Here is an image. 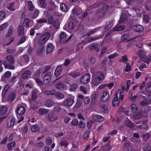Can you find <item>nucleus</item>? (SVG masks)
Instances as JSON below:
<instances>
[{
  "mask_svg": "<svg viewBox=\"0 0 151 151\" xmlns=\"http://www.w3.org/2000/svg\"><path fill=\"white\" fill-rule=\"evenodd\" d=\"M119 96V99L122 100L123 99L124 95L121 92V90L119 89L117 90L115 92L114 97L112 102V105L113 106H116L118 105L119 103L118 97Z\"/></svg>",
  "mask_w": 151,
  "mask_h": 151,
  "instance_id": "1",
  "label": "nucleus"
},
{
  "mask_svg": "<svg viewBox=\"0 0 151 151\" xmlns=\"http://www.w3.org/2000/svg\"><path fill=\"white\" fill-rule=\"evenodd\" d=\"M50 36V34L49 32H46L43 34L38 39V43L41 45L45 44L48 40Z\"/></svg>",
  "mask_w": 151,
  "mask_h": 151,
  "instance_id": "2",
  "label": "nucleus"
},
{
  "mask_svg": "<svg viewBox=\"0 0 151 151\" xmlns=\"http://www.w3.org/2000/svg\"><path fill=\"white\" fill-rule=\"evenodd\" d=\"M91 75L89 73H85L82 75L80 78V82L82 84H86L90 81Z\"/></svg>",
  "mask_w": 151,
  "mask_h": 151,
  "instance_id": "3",
  "label": "nucleus"
},
{
  "mask_svg": "<svg viewBox=\"0 0 151 151\" xmlns=\"http://www.w3.org/2000/svg\"><path fill=\"white\" fill-rule=\"evenodd\" d=\"M91 72L96 77L98 78L101 81H103L105 78V76L103 73L101 71L94 72V69L91 68Z\"/></svg>",
  "mask_w": 151,
  "mask_h": 151,
  "instance_id": "4",
  "label": "nucleus"
},
{
  "mask_svg": "<svg viewBox=\"0 0 151 151\" xmlns=\"http://www.w3.org/2000/svg\"><path fill=\"white\" fill-rule=\"evenodd\" d=\"M74 102V98H68L65 99L63 102V105L66 107L71 106Z\"/></svg>",
  "mask_w": 151,
  "mask_h": 151,
  "instance_id": "5",
  "label": "nucleus"
},
{
  "mask_svg": "<svg viewBox=\"0 0 151 151\" xmlns=\"http://www.w3.org/2000/svg\"><path fill=\"white\" fill-rule=\"evenodd\" d=\"M102 81L92 74L91 83L93 86H98Z\"/></svg>",
  "mask_w": 151,
  "mask_h": 151,
  "instance_id": "6",
  "label": "nucleus"
},
{
  "mask_svg": "<svg viewBox=\"0 0 151 151\" xmlns=\"http://www.w3.org/2000/svg\"><path fill=\"white\" fill-rule=\"evenodd\" d=\"M146 96L144 98L145 100L142 101L141 102V105L143 106H145L151 103L150 101L151 100V95H148L147 98Z\"/></svg>",
  "mask_w": 151,
  "mask_h": 151,
  "instance_id": "7",
  "label": "nucleus"
},
{
  "mask_svg": "<svg viewBox=\"0 0 151 151\" xmlns=\"http://www.w3.org/2000/svg\"><path fill=\"white\" fill-rule=\"evenodd\" d=\"M137 125H136L137 128L138 129H146L148 128V125L147 122L146 121L144 122L141 125H138L139 124L141 123L140 122H136Z\"/></svg>",
  "mask_w": 151,
  "mask_h": 151,
  "instance_id": "8",
  "label": "nucleus"
},
{
  "mask_svg": "<svg viewBox=\"0 0 151 151\" xmlns=\"http://www.w3.org/2000/svg\"><path fill=\"white\" fill-rule=\"evenodd\" d=\"M51 73L50 72H47L44 76V81L46 84L49 83L51 79Z\"/></svg>",
  "mask_w": 151,
  "mask_h": 151,
  "instance_id": "9",
  "label": "nucleus"
},
{
  "mask_svg": "<svg viewBox=\"0 0 151 151\" xmlns=\"http://www.w3.org/2000/svg\"><path fill=\"white\" fill-rule=\"evenodd\" d=\"M132 29L134 31L139 32H142L143 30V27L140 25H135L132 27Z\"/></svg>",
  "mask_w": 151,
  "mask_h": 151,
  "instance_id": "10",
  "label": "nucleus"
},
{
  "mask_svg": "<svg viewBox=\"0 0 151 151\" xmlns=\"http://www.w3.org/2000/svg\"><path fill=\"white\" fill-rule=\"evenodd\" d=\"M55 46L53 44L51 43H50L47 45L46 49V52L47 54L51 52L54 49Z\"/></svg>",
  "mask_w": 151,
  "mask_h": 151,
  "instance_id": "11",
  "label": "nucleus"
},
{
  "mask_svg": "<svg viewBox=\"0 0 151 151\" xmlns=\"http://www.w3.org/2000/svg\"><path fill=\"white\" fill-rule=\"evenodd\" d=\"M25 111L26 110L25 108L21 106L18 107L16 110V113L20 115L23 114Z\"/></svg>",
  "mask_w": 151,
  "mask_h": 151,
  "instance_id": "12",
  "label": "nucleus"
},
{
  "mask_svg": "<svg viewBox=\"0 0 151 151\" xmlns=\"http://www.w3.org/2000/svg\"><path fill=\"white\" fill-rule=\"evenodd\" d=\"M56 8V6L55 4V3L52 1H50L49 2L48 6V10L49 11L54 10Z\"/></svg>",
  "mask_w": 151,
  "mask_h": 151,
  "instance_id": "13",
  "label": "nucleus"
},
{
  "mask_svg": "<svg viewBox=\"0 0 151 151\" xmlns=\"http://www.w3.org/2000/svg\"><path fill=\"white\" fill-rule=\"evenodd\" d=\"M120 23H119L117 24L116 25L113 29V31H121L124 30L125 28V26L124 25H122L120 26H119Z\"/></svg>",
  "mask_w": 151,
  "mask_h": 151,
  "instance_id": "14",
  "label": "nucleus"
},
{
  "mask_svg": "<svg viewBox=\"0 0 151 151\" xmlns=\"http://www.w3.org/2000/svg\"><path fill=\"white\" fill-rule=\"evenodd\" d=\"M67 35L65 32H61L60 34V43H62L63 42L65 41Z\"/></svg>",
  "mask_w": 151,
  "mask_h": 151,
  "instance_id": "15",
  "label": "nucleus"
},
{
  "mask_svg": "<svg viewBox=\"0 0 151 151\" xmlns=\"http://www.w3.org/2000/svg\"><path fill=\"white\" fill-rule=\"evenodd\" d=\"M109 97V93L107 91H105L103 93L101 97V100L103 101H106L108 100Z\"/></svg>",
  "mask_w": 151,
  "mask_h": 151,
  "instance_id": "16",
  "label": "nucleus"
},
{
  "mask_svg": "<svg viewBox=\"0 0 151 151\" xmlns=\"http://www.w3.org/2000/svg\"><path fill=\"white\" fill-rule=\"evenodd\" d=\"M93 120L96 122H101L104 120V118L101 116L94 115L93 116Z\"/></svg>",
  "mask_w": 151,
  "mask_h": 151,
  "instance_id": "17",
  "label": "nucleus"
},
{
  "mask_svg": "<svg viewBox=\"0 0 151 151\" xmlns=\"http://www.w3.org/2000/svg\"><path fill=\"white\" fill-rule=\"evenodd\" d=\"M54 102L50 99H47L45 102V106L48 107H50L54 105Z\"/></svg>",
  "mask_w": 151,
  "mask_h": 151,
  "instance_id": "18",
  "label": "nucleus"
},
{
  "mask_svg": "<svg viewBox=\"0 0 151 151\" xmlns=\"http://www.w3.org/2000/svg\"><path fill=\"white\" fill-rule=\"evenodd\" d=\"M8 110L7 107L4 106L0 107V115H2L5 114Z\"/></svg>",
  "mask_w": 151,
  "mask_h": 151,
  "instance_id": "19",
  "label": "nucleus"
},
{
  "mask_svg": "<svg viewBox=\"0 0 151 151\" xmlns=\"http://www.w3.org/2000/svg\"><path fill=\"white\" fill-rule=\"evenodd\" d=\"M62 69V68L61 65L58 66L55 70V75L56 76H58L61 73Z\"/></svg>",
  "mask_w": 151,
  "mask_h": 151,
  "instance_id": "20",
  "label": "nucleus"
},
{
  "mask_svg": "<svg viewBox=\"0 0 151 151\" xmlns=\"http://www.w3.org/2000/svg\"><path fill=\"white\" fill-rule=\"evenodd\" d=\"M130 109L132 112L134 113H136L138 111V109L136 105L134 104H131Z\"/></svg>",
  "mask_w": 151,
  "mask_h": 151,
  "instance_id": "21",
  "label": "nucleus"
},
{
  "mask_svg": "<svg viewBox=\"0 0 151 151\" xmlns=\"http://www.w3.org/2000/svg\"><path fill=\"white\" fill-rule=\"evenodd\" d=\"M15 95L14 93H11L7 98V100L9 102H11L13 101L15 98Z\"/></svg>",
  "mask_w": 151,
  "mask_h": 151,
  "instance_id": "22",
  "label": "nucleus"
},
{
  "mask_svg": "<svg viewBox=\"0 0 151 151\" xmlns=\"http://www.w3.org/2000/svg\"><path fill=\"white\" fill-rule=\"evenodd\" d=\"M6 60L8 63L14 64V60L13 56L11 55H8L6 57Z\"/></svg>",
  "mask_w": 151,
  "mask_h": 151,
  "instance_id": "23",
  "label": "nucleus"
},
{
  "mask_svg": "<svg viewBox=\"0 0 151 151\" xmlns=\"http://www.w3.org/2000/svg\"><path fill=\"white\" fill-rule=\"evenodd\" d=\"M38 91L36 89H34L32 92V100L35 101L36 99Z\"/></svg>",
  "mask_w": 151,
  "mask_h": 151,
  "instance_id": "24",
  "label": "nucleus"
},
{
  "mask_svg": "<svg viewBox=\"0 0 151 151\" xmlns=\"http://www.w3.org/2000/svg\"><path fill=\"white\" fill-rule=\"evenodd\" d=\"M31 75V72L28 70L25 71L23 73L22 75V78L24 79H26L28 78Z\"/></svg>",
  "mask_w": 151,
  "mask_h": 151,
  "instance_id": "25",
  "label": "nucleus"
},
{
  "mask_svg": "<svg viewBox=\"0 0 151 151\" xmlns=\"http://www.w3.org/2000/svg\"><path fill=\"white\" fill-rule=\"evenodd\" d=\"M101 111L105 113L108 112V109L107 106L104 104H102L100 106Z\"/></svg>",
  "mask_w": 151,
  "mask_h": 151,
  "instance_id": "26",
  "label": "nucleus"
},
{
  "mask_svg": "<svg viewBox=\"0 0 151 151\" xmlns=\"http://www.w3.org/2000/svg\"><path fill=\"white\" fill-rule=\"evenodd\" d=\"M127 15L124 14H122V16L120 17V19L119 22V23H123L124 22L127 20Z\"/></svg>",
  "mask_w": 151,
  "mask_h": 151,
  "instance_id": "27",
  "label": "nucleus"
},
{
  "mask_svg": "<svg viewBox=\"0 0 151 151\" xmlns=\"http://www.w3.org/2000/svg\"><path fill=\"white\" fill-rule=\"evenodd\" d=\"M18 34L19 35H23L24 33V27L22 25H20L18 29Z\"/></svg>",
  "mask_w": 151,
  "mask_h": 151,
  "instance_id": "28",
  "label": "nucleus"
},
{
  "mask_svg": "<svg viewBox=\"0 0 151 151\" xmlns=\"http://www.w3.org/2000/svg\"><path fill=\"white\" fill-rule=\"evenodd\" d=\"M48 110L45 109H40L37 111L38 113L40 114H45L47 113Z\"/></svg>",
  "mask_w": 151,
  "mask_h": 151,
  "instance_id": "29",
  "label": "nucleus"
},
{
  "mask_svg": "<svg viewBox=\"0 0 151 151\" xmlns=\"http://www.w3.org/2000/svg\"><path fill=\"white\" fill-rule=\"evenodd\" d=\"M9 88V86L8 85H6L4 87L2 92V98H4L6 94L7 91Z\"/></svg>",
  "mask_w": 151,
  "mask_h": 151,
  "instance_id": "30",
  "label": "nucleus"
},
{
  "mask_svg": "<svg viewBox=\"0 0 151 151\" xmlns=\"http://www.w3.org/2000/svg\"><path fill=\"white\" fill-rule=\"evenodd\" d=\"M68 28L70 31H73L74 30L75 25L72 22H70L68 23Z\"/></svg>",
  "mask_w": 151,
  "mask_h": 151,
  "instance_id": "31",
  "label": "nucleus"
},
{
  "mask_svg": "<svg viewBox=\"0 0 151 151\" xmlns=\"http://www.w3.org/2000/svg\"><path fill=\"white\" fill-rule=\"evenodd\" d=\"M125 125L126 126L131 128H133L134 126V124L129 120H127L125 122Z\"/></svg>",
  "mask_w": 151,
  "mask_h": 151,
  "instance_id": "32",
  "label": "nucleus"
},
{
  "mask_svg": "<svg viewBox=\"0 0 151 151\" xmlns=\"http://www.w3.org/2000/svg\"><path fill=\"white\" fill-rule=\"evenodd\" d=\"M29 9L30 11L33 10L34 8V6H33L32 2L31 1H27Z\"/></svg>",
  "mask_w": 151,
  "mask_h": 151,
  "instance_id": "33",
  "label": "nucleus"
},
{
  "mask_svg": "<svg viewBox=\"0 0 151 151\" xmlns=\"http://www.w3.org/2000/svg\"><path fill=\"white\" fill-rule=\"evenodd\" d=\"M56 88L58 89L62 90L64 89V87L62 83L59 82L56 85Z\"/></svg>",
  "mask_w": 151,
  "mask_h": 151,
  "instance_id": "34",
  "label": "nucleus"
},
{
  "mask_svg": "<svg viewBox=\"0 0 151 151\" xmlns=\"http://www.w3.org/2000/svg\"><path fill=\"white\" fill-rule=\"evenodd\" d=\"M60 9L63 12H67L68 10V8L67 6L64 4H62L60 6Z\"/></svg>",
  "mask_w": 151,
  "mask_h": 151,
  "instance_id": "35",
  "label": "nucleus"
},
{
  "mask_svg": "<svg viewBox=\"0 0 151 151\" xmlns=\"http://www.w3.org/2000/svg\"><path fill=\"white\" fill-rule=\"evenodd\" d=\"M137 54L139 56L141 59L143 58L145 56V53L143 51L138 50L137 52Z\"/></svg>",
  "mask_w": 151,
  "mask_h": 151,
  "instance_id": "36",
  "label": "nucleus"
},
{
  "mask_svg": "<svg viewBox=\"0 0 151 151\" xmlns=\"http://www.w3.org/2000/svg\"><path fill=\"white\" fill-rule=\"evenodd\" d=\"M142 116V114L141 113H138L135 114L133 115V118L135 119H140Z\"/></svg>",
  "mask_w": 151,
  "mask_h": 151,
  "instance_id": "37",
  "label": "nucleus"
},
{
  "mask_svg": "<svg viewBox=\"0 0 151 151\" xmlns=\"http://www.w3.org/2000/svg\"><path fill=\"white\" fill-rule=\"evenodd\" d=\"M48 118L49 120L52 121L56 120L58 118L56 116H54L52 114H50L48 115Z\"/></svg>",
  "mask_w": 151,
  "mask_h": 151,
  "instance_id": "38",
  "label": "nucleus"
},
{
  "mask_svg": "<svg viewBox=\"0 0 151 151\" xmlns=\"http://www.w3.org/2000/svg\"><path fill=\"white\" fill-rule=\"evenodd\" d=\"M30 20L28 18L25 19L23 21V24L26 27H28L29 25V23Z\"/></svg>",
  "mask_w": 151,
  "mask_h": 151,
  "instance_id": "39",
  "label": "nucleus"
},
{
  "mask_svg": "<svg viewBox=\"0 0 151 151\" xmlns=\"http://www.w3.org/2000/svg\"><path fill=\"white\" fill-rule=\"evenodd\" d=\"M112 23L111 22H106V25L105 29L106 30H109L112 27Z\"/></svg>",
  "mask_w": 151,
  "mask_h": 151,
  "instance_id": "40",
  "label": "nucleus"
},
{
  "mask_svg": "<svg viewBox=\"0 0 151 151\" xmlns=\"http://www.w3.org/2000/svg\"><path fill=\"white\" fill-rule=\"evenodd\" d=\"M131 66L129 64L127 63L126 64V66L124 68V70L126 72H128L131 70Z\"/></svg>",
  "mask_w": 151,
  "mask_h": 151,
  "instance_id": "41",
  "label": "nucleus"
},
{
  "mask_svg": "<svg viewBox=\"0 0 151 151\" xmlns=\"http://www.w3.org/2000/svg\"><path fill=\"white\" fill-rule=\"evenodd\" d=\"M56 91L55 90H52L50 91H45V93L46 95H55Z\"/></svg>",
  "mask_w": 151,
  "mask_h": 151,
  "instance_id": "42",
  "label": "nucleus"
},
{
  "mask_svg": "<svg viewBox=\"0 0 151 151\" xmlns=\"http://www.w3.org/2000/svg\"><path fill=\"white\" fill-rule=\"evenodd\" d=\"M78 125H79V126L81 128H84L86 127L85 123L82 120L80 121Z\"/></svg>",
  "mask_w": 151,
  "mask_h": 151,
  "instance_id": "43",
  "label": "nucleus"
},
{
  "mask_svg": "<svg viewBox=\"0 0 151 151\" xmlns=\"http://www.w3.org/2000/svg\"><path fill=\"white\" fill-rule=\"evenodd\" d=\"M8 24L7 22H5L0 26V31H1L5 29L8 26Z\"/></svg>",
  "mask_w": 151,
  "mask_h": 151,
  "instance_id": "44",
  "label": "nucleus"
},
{
  "mask_svg": "<svg viewBox=\"0 0 151 151\" xmlns=\"http://www.w3.org/2000/svg\"><path fill=\"white\" fill-rule=\"evenodd\" d=\"M145 63H149L150 62V59L147 56H145L143 58L141 59Z\"/></svg>",
  "mask_w": 151,
  "mask_h": 151,
  "instance_id": "45",
  "label": "nucleus"
},
{
  "mask_svg": "<svg viewBox=\"0 0 151 151\" xmlns=\"http://www.w3.org/2000/svg\"><path fill=\"white\" fill-rule=\"evenodd\" d=\"M61 109V107L58 105H56L53 108V110L54 112L58 113Z\"/></svg>",
  "mask_w": 151,
  "mask_h": 151,
  "instance_id": "46",
  "label": "nucleus"
},
{
  "mask_svg": "<svg viewBox=\"0 0 151 151\" xmlns=\"http://www.w3.org/2000/svg\"><path fill=\"white\" fill-rule=\"evenodd\" d=\"M68 144L67 141L65 140H61V145L64 147H66Z\"/></svg>",
  "mask_w": 151,
  "mask_h": 151,
  "instance_id": "47",
  "label": "nucleus"
},
{
  "mask_svg": "<svg viewBox=\"0 0 151 151\" xmlns=\"http://www.w3.org/2000/svg\"><path fill=\"white\" fill-rule=\"evenodd\" d=\"M5 17V13L4 11L0 12V20H2L4 19Z\"/></svg>",
  "mask_w": 151,
  "mask_h": 151,
  "instance_id": "48",
  "label": "nucleus"
},
{
  "mask_svg": "<svg viewBox=\"0 0 151 151\" xmlns=\"http://www.w3.org/2000/svg\"><path fill=\"white\" fill-rule=\"evenodd\" d=\"M78 124V121L77 119H74L71 122V125L75 126H77Z\"/></svg>",
  "mask_w": 151,
  "mask_h": 151,
  "instance_id": "49",
  "label": "nucleus"
},
{
  "mask_svg": "<svg viewBox=\"0 0 151 151\" xmlns=\"http://www.w3.org/2000/svg\"><path fill=\"white\" fill-rule=\"evenodd\" d=\"M127 60L128 59L126 55L122 56L121 59L119 60L120 62L123 63L127 62Z\"/></svg>",
  "mask_w": 151,
  "mask_h": 151,
  "instance_id": "50",
  "label": "nucleus"
},
{
  "mask_svg": "<svg viewBox=\"0 0 151 151\" xmlns=\"http://www.w3.org/2000/svg\"><path fill=\"white\" fill-rule=\"evenodd\" d=\"M16 145V143L15 142L9 143L7 145V147L9 150L11 149L12 147H14Z\"/></svg>",
  "mask_w": 151,
  "mask_h": 151,
  "instance_id": "51",
  "label": "nucleus"
},
{
  "mask_svg": "<svg viewBox=\"0 0 151 151\" xmlns=\"http://www.w3.org/2000/svg\"><path fill=\"white\" fill-rule=\"evenodd\" d=\"M31 130L32 132H36L38 131L39 130V129L37 126L34 125L32 127Z\"/></svg>",
  "mask_w": 151,
  "mask_h": 151,
  "instance_id": "52",
  "label": "nucleus"
},
{
  "mask_svg": "<svg viewBox=\"0 0 151 151\" xmlns=\"http://www.w3.org/2000/svg\"><path fill=\"white\" fill-rule=\"evenodd\" d=\"M77 85L76 84H74L70 86V90L71 91H73L77 89Z\"/></svg>",
  "mask_w": 151,
  "mask_h": 151,
  "instance_id": "53",
  "label": "nucleus"
},
{
  "mask_svg": "<svg viewBox=\"0 0 151 151\" xmlns=\"http://www.w3.org/2000/svg\"><path fill=\"white\" fill-rule=\"evenodd\" d=\"M14 5V3H12L9 4L8 6V9L10 11H14L15 10L14 9V8L13 6Z\"/></svg>",
  "mask_w": 151,
  "mask_h": 151,
  "instance_id": "54",
  "label": "nucleus"
},
{
  "mask_svg": "<svg viewBox=\"0 0 151 151\" xmlns=\"http://www.w3.org/2000/svg\"><path fill=\"white\" fill-rule=\"evenodd\" d=\"M45 49L44 46H42L40 48L37 50V53L38 54H40L44 51Z\"/></svg>",
  "mask_w": 151,
  "mask_h": 151,
  "instance_id": "55",
  "label": "nucleus"
},
{
  "mask_svg": "<svg viewBox=\"0 0 151 151\" xmlns=\"http://www.w3.org/2000/svg\"><path fill=\"white\" fill-rule=\"evenodd\" d=\"M107 49V48L106 47H104L102 49L101 53L99 56L100 58H101L103 57V56L104 54L105 53Z\"/></svg>",
  "mask_w": 151,
  "mask_h": 151,
  "instance_id": "56",
  "label": "nucleus"
},
{
  "mask_svg": "<svg viewBox=\"0 0 151 151\" xmlns=\"http://www.w3.org/2000/svg\"><path fill=\"white\" fill-rule=\"evenodd\" d=\"M55 96L59 99H63L64 97V96L63 94H62L60 92L55 93Z\"/></svg>",
  "mask_w": 151,
  "mask_h": 151,
  "instance_id": "57",
  "label": "nucleus"
},
{
  "mask_svg": "<svg viewBox=\"0 0 151 151\" xmlns=\"http://www.w3.org/2000/svg\"><path fill=\"white\" fill-rule=\"evenodd\" d=\"M45 141L46 143L48 145H50L52 143L51 138L50 137H48L46 138Z\"/></svg>",
  "mask_w": 151,
  "mask_h": 151,
  "instance_id": "58",
  "label": "nucleus"
},
{
  "mask_svg": "<svg viewBox=\"0 0 151 151\" xmlns=\"http://www.w3.org/2000/svg\"><path fill=\"white\" fill-rule=\"evenodd\" d=\"M129 34L128 33H126L123 35L121 37V40H127L129 38Z\"/></svg>",
  "mask_w": 151,
  "mask_h": 151,
  "instance_id": "59",
  "label": "nucleus"
},
{
  "mask_svg": "<svg viewBox=\"0 0 151 151\" xmlns=\"http://www.w3.org/2000/svg\"><path fill=\"white\" fill-rule=\"evenodd\" d=\"M146 68V66L145 63H142L139 67V69L140 70H144Z\"/></svg>",
  "mask_w": 151,
  "mask_h": 151,
  "instance_id": "60",
  "label": "nucleus"
},
{
  "mask_svg": "<svg viewBox=\"0 0 151 151\" xmlns=\"http://www.w3.org/2000/svg\"><path fill=\"white\" fill-rule=\"evenodd\" d=\"M149 21V17L147 15H145L144 17L143 22L145 23L148 22Z\"/></svg>",
  "mask_w": 151,
  "mask_h": 151,
  "instance_id": "61",
  "label": "nucleus"
},
{
  "mask_svg": "<svg viewBox=\"0 0 151 151\" xmlns=\"http://www.w3.org/2000/svg\"><path fill=\"white\" fill-rule=\"evenodd\" d=\"M40 70H37L33 75V77L34 79L35 78H38V76L40 75Z\"/></svg>",
  "mask_w": 151,
  "mask_h": 151,
  "instance_id": "62",
  "label": "nucleus"
},
{
  "mask_svg": "<svg viewBox=\"0 0 151 151\" xmlns=\"http://www.w3.org/2000/svg\"><path fill=\"white\" fill-rule=\"evenodd\" d=\"M39 3L41 6L43 8H45L47 6L45 1H39Z\"/></svg>",
  "mask_w": 151,
  "mask_h": 151,
  "instance_id": "63",
  "label": "nucleus"
},
{
  "mask_svg": "<svg viewBox=\"0 0 151 151\" xmlns=\"http://www.w3.org/2000/svg\"><path fill=\"white\" fill-rule=\"evenodd\" d=\"M146 90L148 92L151 93V84H148L147 85Z\"/></svg>",
  "mask_w": 151,
  "mask_h": 151,
  "instance_id": "64",
  "label": "nucleus"
}]
</instances>
